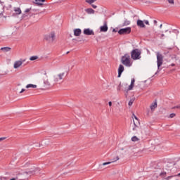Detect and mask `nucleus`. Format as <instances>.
<instances>
[{
	"instance_id": "obj_1",
	"label": "nucleus",
	"mask_w": 180,
	"mask_h": 180,
	"mask_svg": "<svg viewBox=\"0 0 180 180\" xmlns=\"http://www.w3.org/2000/svg\"><path fill=\"white\" fill-rule=\"evenodd\" d=\"M39 171H40L39 167H34V165H32V163H30L29 170L27 172H24L22 173V175L25 178H30V176H32V175H34V174H37V172H39Z\"/></svg>"
},
{
	"instance_id": "obj_2",
	"label": "nucleus",
	"mask_w": 180,
	"mask_h": 180,
	"mask_svg": "<svg viewBox=\"0 0 180 180\" xmlns=\"http://www.w3.org/2000/svg\"><path fill=\"white\" fill-rule=\"evenodd\" d=\"M65 77V72H60L53 75L52 80L53 85H57V84H61L62 82H63Z\"/></svg>"
},
{
	"instance_id": "obj_3",
	"label": "nucleus",
	"mask_w": 180,
	"mask_h": 180,
	"mask_svg": "<svg viewBox=\"0 0 180 180\" xmlns=\"http://www.w3.org/2000/svg\"><path fill=\"white\" fill-rule=\"evenodd\" d=\"M121 63L123 64V65H125V67H131V65H133V62H131L130 55L128 53H126L122 56Z\"/></svg>"
},
{
	"instance_id": "obj_4",
	"label": "nucleus",
	"mask_w": 180,
	"mask_h": 180,
	"mask_svg": "<svg viewBox=\"0 0 180 180\" xmlns=\"http://www.w3.org/2000/svg\"><path fill=\"white\" fill-rule=\"evenodd\" d=\"M131 57L132 60H140L141 58V51L139 49H135L131 52Z\"/></svg>"
},
{
	"instance_id": "obj_5",
	"label": "nucleus",
	"mask_w": 180,
	"mask_h": 180,
	"mask_svg": "<svg viewBox=\"0 0 180 180\" xmlns=\"http://www.w3.org/2000/svg\"><path fill=\"white\" fill-rule=\"evenodd\" d=\"M157 56V64H158V70H160V67L164 63V56L160 52L156 53Z\"/></svg>"
},
{
	"instance_id": "obj_6",
	"label": "nucleus",
	"mask_w": 180,
	"mask_h": 180,
	"mask_svg": "<svg viewBox=\"0 0 180 180\" xmlns=\"http://www.w3.org/2000/svg\"><path fill=\"white\" fill-rule=\"evenodd\" d=\"M44 39L46 40L48 43H53L54 40H56V33L51 32L44 37Z\"/></svg>"
},
{
	"instance_id": "obj_7",
	"label": "nucleus",
	"mask_w": 180,
	"mask_h": 180,
	"mask_svg": "<svg viewBox=\"0 0 180 180\" xmlns=\"http://www.w3.org/2000/svg\"><path fill=\"white\" fill-rule=\"evenodd\" d=\"M118 33L119 34H130L131 33V27L122 28L118 31Z\"/></svg>"
},
{
	"instance_id": "obj_8",
	"label": "nucleus",
	"mask_w": 180,
	"mask_h": 180,
	"mask_svg": "<svg viewBox=\"0 0 180 180\" xmlns=\"http://www.w3.org/2000/svg\"><path fill=\"white\" fill-rule=\"evenodd\" d=\"M84 34H86V36H95V32H94V30L86 28L83 31Z\"/></svg>"
},
{
	"instance_id": "obj_9",
	"label": "nucleus",
	"mask_w": 180,
	"mask_h": 180,
	"mask_svg": "<svg viewBox=\"0 0 180 180\" xmlns=\"http://www.w3.org/2000/svg\"><path fill=\"white\" fill-rule=\"evenodd\" d=\"M134 82H136V79L134 78H132L131 80V84L128 86L127 89H125V92H129V91H133V88H134Z\"/></svg>"
},
{
	"instance_id": "obj_10",
	"label": "nucleus",
	"mask_w": 180,
	"mask_h": 180,
	"mask_svg": "<svg viewBox=\"0 0 180 180\" xmlns=\"http://www.w3.org/2000/svg\"><path fill=\"white\" fill-rule=\"evenodd\" d=\"M23 63H25V60H17L14 63L13 65V68L15 69L19 68V67H20L22 65V64H23Z\"/></svg>"
},
{
	"instance_id": "obj_11",
	"label": "nucleus",
	"mask_w": 180,
	"mask_h": 180,
	"mask_svg": "<svg viewBox=\"0 0 180 180\" xmlns=\"http://www.w3.org/2000/svg\"><path fill=\"white\" fill-rule=\"evenodd\" d=\"M108 22L105 21L104 22V25L103 26H101L100 27V32H108Z\"/></svg>"
},
{
	"instance_id": "obj_12",
	"label": "nucleus",
	"mask_w": 180,
	"mask_h": 180,
	"mask_svg": "<svg viewBox=\"0 0 180 180\" xmlns=\"http://www.w3.org/2000/svg\"><path fill=\"white\" fill-rule=\"evenodd\" d=\"M123 71H124V66H123V65H120L118 68V78H120V77L122 76V72H123Z\"/></svg>"
},
{
	"instance_id": "obj_13",
	"label": "nucleus",
	"mask_w": 180,
	"mask_h": 180,
	"mask_svg": "<svg viewBox=\"0 0 180 180\" xmlns=\"http://www.w3.org/2000/svg\"><path fill=\"white\" fill-rule=\"evenodd\" d=\"M134 127L132 129L134 131H138L139 129H140V122H136V121L134 120Z\"/></svg>"
},
{
	"instance_id": "obj_14",
	"label": "nucleus",
	"mask_w": 180,
	"mask_h": 180,
	"mask_svg": "<svg viewBox=\"0 0 180 180\" xmlns=\"http://www.w3.org/2000/svg\"><path fill=\"white\" fill-rule=\"evenodd\" d=\"M136 25L137 26H139V27H146V25H144V21L141 20H138L136 22Z\"/></svg>"
},
{
	"instance_id": "obj_15",
	"label": "nucleus",
	"mask_w": 180,
	"mask_h": 180,
	"mask_svg": "<svg viewBox=\"0 0 180 180\" xmlns=\"http://www.w3.org/2000/svg\"><path fill=\"white\" fill-rule=\"evenodd\" d=\"M119 160H120V158H119V156H117L115 160L111 161V162H103L102 164V165L105 166V165H109L110 164H112V162H116V161H119Z\"/></svg>"
},
{
	"instance_id": "obj_16",
	"label": "nucleus",
	"mask_w": 180,
	"mask_h": 180,
	"mask_svg": "<svg viewBox=\"0 0 180 180\" xmlns=\"http://www.w3.org/2000/svg\"><path fill=\"white\" fill-rule=\"evenodd\" d=\"M81 33H82L81 29L77 28L74 30L75 36L76 37L81 36Z\"/></svg>"
},
{
	"instance_id": "obj_17",
	"label": "nucleus",
	"mask_w": 180,
	"mask_h": 180,
	"mask_svg": "<svg viewBox=\"0 0 180 180\" xmlns=\"http://www.w3.org/2000/svg\"><path fill=\"white\" fill-rule=\"evenodd\" d=\"M85 12L88 13V15H94L95 13V10L92 8H86L85 9Z\"/></svg>"
},
{
	"instance_id": "obj_18",
	"label": "nucleus",
	"mask_w": 180,
	"mask_h": 180,
	"mask_svg": "<svg viewBox=\"0 0 180 180\" xmlns=\"http://www.w3.org/2000/svg\"><path fill=\"white\" fill-rule=\"evenodd\" d=\"M1 50L4 51V53H8V51H11V48L10 47H3L1 48Z\"/></svg>"
},
{
	"instance_id": "obj_19",
	"label": "nucleus",
	"mask_w": 180,
	"mask_h": 180,
	"mask_svg": "<svg viewBox=\"0 0 180 180\" xmlns=\"http://www.w3.org/2000/svg\"><path fill=\"white\" fill-rule=\"evenodd\" d=\"M14 11L17 15H20V13H22V10H20V8H15Z\"/></svg>"
},
{
	"instance_id": "obj_20",
	"label": "nucleus",
	"mask_w": 180,
	"mask_h": 180,
	"mask_svg": "<svg viewBox=\"0 0 180 180\" xmlns=\"http://www.w3.org/2000/svg\"><path fill=\"white\" fill-rule=\"evenodd\" d=\"M131 22L130 20L126 19L124 20L123 24H122V26H129V25H130Z\"/></svg>"
},
{
	"instance_id": "obj_21",
	"label": "nucleus",
	"mask_w": 180,
	"mask_h": 180,
	"mask_svg": "<svg viewBox=\"0 0 180 180\" xmlns=\"http://www.w3.org/2000/svg\"><path fill=\"white\" fill-rule=\"evenodd\" d=\"M157 108V102L153 103L150 105V109L151 110H154V109H155Z\"/></svg>"
},
{
	"instance_id": "obj_22",
	"label": "nucleus",
	"mask_w": 180,
	"mask_h": 180,
	"mask_svg": "<svg viewBox=\"0 0 180 180\" xmlns=\"http://www.w3.org/2000/svg\"><path fill=\"white\" fill-rule=\"evenodd\" d=\"M46 0H35L37 5H43V2H45Z\"/></svg>"
},
{
	"instance_id": "obj_23",
	"label": "nucleus",
	"mask_w": 180,
	"mask_h": 180,
	"mask_svg": "<svg viewBox=\"0 0 180 180\" xmlns=\"http://www.w3.org/2000/svg\"><path fill=\"white\" fill-rule=\"evenodd\" d=\"M156 37H160V39H164L165 37V34H160V33H156L155 34Z\"/></svg>"
},
{
	"instance_id": "obj_24",
	"label": "nucleus",
	"mask_w": 180,
	"mask_h": 180,
	"mask_svg": "<svg viewBox=\"0 0 180 180\" xmlns=\"http://www.w3.org/2000/svg\"><path fill=\"white\" fill-rule=\"evenodd\" d=\"M26 88L27 89H29V88H37V85L30 84H27L26 86Z\"/></svg>"
},
{
	"instance_id": "obj_25",
	"label": "nucleus",
	"mask_w": 180,
	"mask_h": 180,
	"mask_svg": "<svg viewBox=\"0 0 180 180\" xmlns=\"http://www.w3.org/2000/svg\"><path fill=\"white\" fill-rule=\"evenodd\" d=\"M38 58H39V56H31L30 58V61H34V60H37Z\"/></svg>"
},
{
	"instance_id": "obj_26",
	"label": "nucleus",
	"mask_w": 180,
	"mask_h": 180,
	"mask_svg": "<svg viewBox=\"0 0 180 180\" xmlns=\"http://www.w3.org/2000/svg\"><path fill=\"white\" fill-rule=\"evenodd\" d=\"M160 176H161V178H165L167 176V172H161L160 174Z\"/></svg>"
},
{
	"instance_id": "obj_27",
	"label": "nucleus",
	"mask_w": 180,
	"mask_h": 180,
	"mask_svg": "<svg viewBox=\"0 0 180 180\" xmlns=\"http://www.w3.org/2000/svg\"><path fill=\"white\" fill-rule=\"evenodd\" d=\"M86 2L87 4H89V5H92V4H94V2H96V0H86Z\"/></svg>"
},
{
	"instance_id": "obj_28",
	"label": "nucleus",
	"mask_w": 180,
	"mask_h": 180,
	"mask_svg": "<svg viewBox=\"0 0 180 180\" xmlns=\"http://www.w3.org/2000/svg\"><path fill=\"white\" fill-rule=\"evenodd\" d=\"M139 140H140L139 138H137V136H134L131 138V141H139Z\"/></svg>"
},
{
	"instance_id": "obj_29",
	"label": "nucleus",
	"mask_w": 180,
	"mask_h": 180,
	"mask_svg": "<svg viewBox=\"0 0 180 180\" xmlns=\"http://www.w3.org/2000/svg\"><path fill=\"white\" fill-rule=\"evenodd\" d=\"M44 85H46V86H50L51 84L49 79L44 82Z\"/></svg>"
},
{
	"instance_id": "obj_30",
	"label": "nucleus",
	"mask_w": 180,
	"mask_h": 180,
	"mask_svg": "<svg viewBox=\"0 0 180 180\" xmlns=\"http://www.w3.org/2000/svg\"><path fill=\"white\" fill-rule=\"evenodd\" d=\"M134 102V99H131L128 103L129 106H131L133 105V103Z\"/></svg>"
},
{
	"instance_id": "obj_31",
	"label": "nucleus",
	"mask_w": 180,
	"mask_h": 180,
	"mask_svg": "<svg viewBox=\"0 0 180 180\" xmlns=\"http://www.w3.org/2000/svg\"><path fill=\"white\" fill-rule=\"evenodd\" d=\"M175 116H176V115L175 113H172V114L169 115L170 119H172L173 117H175Z\"/></svg>"
},
{
	"instance_id": "obj_32",
	"label": "nucleus",
	"mask_w": 180,
	"mask_h": 180,
	"mask_svg": "<svg viewBox=\"0 0 180 180\" xmlns=\"http://www.w3.org/2000/svg\"><path fill=\"white\" fill-rule=\"evenodd\" d=\"M121 89H122V84H120L119 86H118L117 88V90L118 91H121Z\"/></svg>"
},
{
	"instance_id": "obj_33",
	"label": "nucleus",
	"mask_w": 180,
	"mask_h": 180,
	"mask_svg": "<svg viewBox=\"0 0 180 180\" xmlns=\"http://www.w3.org/2000/svg\"><path fill=\"white\" fill-rule=\"evenodd\" d=\"M143 23H144L145 25H148V26H150V22H149L148 20H143Z\"/></svg>"
},
{
	"instance_id": "obj_34",
	"label": "nucleus",
	"mask_w": 180,
	"mask_h": 180,
	"mask_svg": "<svg viewBox=\"0 0 180 180\" xmlns=\"http://www.w3.org/2000/svg\"><path fill=\"white\" fill-rule=\"evenodd\" d=\"M167 1H168L169 4H170L171 5H174V0H167Z\"/></svg>"
},
{
	"instance_id": "obj_35",
	"label": "nucleus",
	"mask_w": 180,
	"mask_h": 180,
	"mask_svg": "<svg viewBox=\"0 0 180 180\" xmlns=\"http://www.w3.org/2000/svg\"><path fill=\"white\" fill-rule=\"evenodd\" d=\"M134 119L136 120V122L135 121V123H139V119L137 118V117L134 115H133Z\"/></svg>"
},
{
	"instance_id": "obj_36",
	"label": "nucleus",
	"mask_w": 180,
	"mask_h": 180,
	"mask_svg": "<svg viewBox=\"0 0 180 180\" xmlns=\"http://www.w3.org/2000/svg\"><path fill=\"white\" fill-rule=\"evenodd\" d=\"M134 119L136 120V122L135 121V123H139V119L137 118V117L134 115H133Z\"/></svg>"
},
{
	"instance_id": "obj_37",
	"label": "nucleus",
	"mask_w": 180,
	"mask_h": 180,
	"mask_svg": "<svg viewBox=\"0 0 180 180\" xmlns=\"http://www.w3.org/2000/svg\"><path fill=\"white\" fill-rule=\"evenodd\" d=\"M4 140H6V137L0 138V141H4Z\"/></svg>"
},
{
	"instance_id": "obj_38",
	"label": "nucleus",
	"mask_w": 180,
	"mask_h": 180,
	"mask_svg": "<svg viewBox=\"0 0 180 180\" xmlns=\"http://www.w3.org/2000/svg\"><path fill=\"white\" fill-rule=\"evenodd\" d=\"M92 8H94V9H96V8H98V6H96L94 4H91Z\"/></svg>"
},
{
	"instance_id": "obj_39",
	"label": "nucleus",
	"mask_w": 180,
	"mask_h": 180,
	"mask_svg": "<svg viewBox=\"0 0 180 180\" xmlns=\"http://www.w3.org/2000/svg\"><path fill=\"white\" fill-rule=\"evenodd\" d=\"M171 178H172V176H169L166 178V180H169Z\"/></svg>"
},
{
	"instance_id": "obj_40",
	"label": "nucleus",
	"mask_w": 180,
	"mask_h": 180,
	"mask_svg": "<svg viewBox=\"0 0 180 180\" xmlns=\"http://www.w3.org/2000/svg\"><path fill=\"white\" fill-rule=\"evenodd\" d=\"M25 12H26V13H27L28 12H30V9L27 8V9L25 10Z\"/></svg>"
},
{
	"instance_id": "obj_41",
	"label": "nucleus",
	"mask_w": 180,
	"mask_h": 180,
	"mask_svg": "<svg viewBox=\"0 0 180 180\" xmlns=\"http://www.w3.org/2000/svg\"><path fill=\"white\" fill-rule=\"evenodd\" d=\"M25 89H22L21 92H20V94H23V92H25Z\"/></svg>"
},
{
	"instance_id": "obj_42",
	"label": "nucleus",
	"mask_w": 180,
	"mask_h": 180,
	"mask_svg": "<svg viewBox=\"0 0 180 180\" xmlns=\"http://www.w3.org/2000/svg\"><path fill=\"white\" fill-rule=\"evenodd\" d=\"M10 180H18V177L12 178V179H11Z\"/></svg>"
},
{
	"instance_id": "obj_43",
	"label": "nucleus",
	"mask_w": 180,
	"mask_h": 180,
	"mask_svg": "<svg viewBox=\"0 0 180 180\" xmlns=\"http://www.w3.org/2000/svg\"><path fill=\"white\" fill-rule=\"evenodd\" d=\"M109 106H112V101L108 102Z\"/></svg>"
},
{
	"instance_id": "obj_44",
	"label": "nucleus",
	"mask_w": 180,
	"mask_h": 180,
	"mask_svg": "<svg viewBox=\"0 0 180 180\" xmlns=\"http://www.w3.org/2000/svg\"><path fill=\"white\" fill-rule=\"evenodd\" d=\"M153 23H154V25H157V20H155L153 21Z\"/></svg>"
},
{
	"instance_id": "obj_45",
	"label": "nucleus",
	"mask_w": 180,
	"mask_h": 180,
	"mask_svg": "<svg viewBox=\"0 0 180 180\" xmlns=\"http://www.w3.org/2000/svg\"><path fill=\"white\" fill-rule=\"evenodd\" d=\"M112 32H115V33H116V32H117V31L115 29H113V30H112Z\"/></svg>"
},
{
	"instance_id": "obj_46",
	"label": "nucleus",
	"mask_w": 180,
	"mask_h": 180,
	"mask_svg": "<svg viewBox=\"0 0 180 180\" xmlns=\"http://www.w3.org/2000/svg\"><path fill=\"white\" fill-rule=\"evenodd\" d=\"M174 66H175V64L172 63V67H174Z\"/></svg>"
},
{
	"instance_id": "obj_47",
	"label": "nucleus",
	"mask_w": 180,
	"mask_h": 180,
	"mask_svg": "<svg viewBox=\"0 0 180 180\" xmlns=\"http://www.w3.org/2000/svg\"><path fill=\"white\" fill-rule=\"evenodd\" d=\"M160 29H161V27H162V24L160 25Z\"/></svg>"
},
{
	"instance_id": "obj_48",
	"label": "nucleus",
	"mask_w": 180,
	"mask_h": 180,
	"mask_svg": "<svg viewBox=\"0 0 180 180\" xmlns=\"http://www.w3.org/2000/svg\"><path fill=\"white\" fill-rule=\"evenodd\" d=\"M3 179H6V177H3Z\"/></svg>"
},
{
	"instance_id": "obj_49",
	"label": "nucleus",
	"mask_w": 180,
	"mask_h": 180,
	"mask_svg": "<svg viewBox=\"0 0 180 180\" xmlns=\"http://www.w3.org/2000/svg\"><path fill=\"white\" fill-rule=\"evenodd\" d=\"M179 175V176H180V173L178 174Z\"/></svg>"
}]
</instances>
